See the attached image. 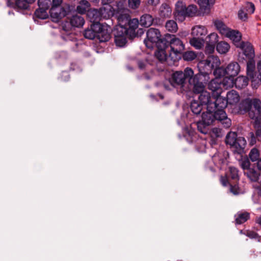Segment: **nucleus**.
I'll return each instance as SVG.
<instances>
[{
  "instance_id": "f257e3e1",
  "label": "nucleus",
  "mask_w": 261,
  "mask_h": 261,
  "mask_svg": "<svg viewBox=\"0 0 261 261\" xmlns=\"http://www.w3.org/2000/svg\"><path fill=\"white\" fill-rule=\"evenodd\" d=\"M218 62V60L214 57H210L207 60H203L200 63L199 72L195 75L194 74L193 70L189 67L186 68L184 71H176L172 74L171 78L163 81V86L167 90L180 87L183 91H191L197 82L192 83L190 82V80L197 79L198 81L203 76L204 82L208 81V73Z\"/></svg>"
},
{
  "instance_id": "f03ea898",
  "label": "nucleus",
  "mask_w": 261,
  "mask_h": 261,
  "mask_svg": "<svg viewBox=\"0 0 261 261\" xmlns=\"http://www.w3.org/2000/svg\"><path fill=\"white\" fill-rule=\"evenodd\" d=\"M206 112H203L201 116V120L197 122L198 130L203 134H207L210 131V126L215 121H218L226 128L231 125V120L228 118L225 111L220 108H215L211 110L206 109Z\"/></svg>"
},
{
  "instance_id": "7ed1b4c3",
  "label": "nucleus",
  "mask_w": 261,
  "mask_h": 261,
  "mask_svg": "<svg viewBox=\"0 0 261 261\" xmlns=\"http://www.w3.org/2000/svg\"><path fill=\"white\" fill-rule=\"evenodd\" d=\"M203 81V77L201 76L200 80L197 81V79H194L190 80V82L194 83L197 82L194 86L192 88L191 91H193L194 94H199L198 96L199 102L203 106H206V109L211 110L213 108L218 107V102L216 101L217 97L212 96L211 93L205 90L204 84L208 82Z\"/></svg>"
},
{
  "instance_id": "20e7f679",
  "label": "nucleus",
  "mask_w": 261,
  "mask_h": 261,
  "mask_svg": "<svg viewBox=\"0 0 261 261\" xmlns=\"http://www.w3.org/2000/svg\"><path fill=\"white\" fill-rule=\"evenodd\" d=\"M162 40L167 41L166 46L167 48L170 47L168 52L169 53V57H171V60L175 62L180 59V55L185 49V45L182 41L175 35L170 34H167Z\"/></svg>"
},
{
  "instance_id": "39448f33",
  "label": "nucleus",
  "mask_w": 261,
  "mask_h": 261,
  "mask_svg": "<svg viewBox=\"0 0 261 261\" xmlns=\"http://www.w3.org/2000/svg\"><path fill=\"white\" fill-rule=\"evenodd\" d=\"M225 143L229 145L233 152L239 154H242L244 152L246 145V141L244 137H238L235 132H229L225 138Z\"/></svg>"
},
{
  "instance_id": "423d86ee",
  "label": "nucleus",
  "mask_w": 261,
  "mask_h": 261,
  "mask_svg": "<svg viewBox=\"0 0 261 261\" xmlns=\"http://www.w3.org/2000/svg\"><path fill=\"white\" fill-rule=\"evenodd\" d=\"M118 20L119 25L122 24L128 30V33L135 31L139 24L138 19L137 18L130 19L129 15L125 13V10L118 11L115 14Z\"/></svg>"
},
{
  "instance_id": "0eeeda50",
  "label": "nucleus",
  "mask_w": 261,
  "mask_h": 261,
  "mask_svg": "<svg viewBox=\"0 0 261 261\" xmlns=\"http://www.w3.org/2000/svg\"><path fill=\"white\" fill-rule=\"evenodd\" d=\"M240 100V96L237 92L234 90H231L227 92L226 98L221 96H217V101L218 107L224 110L227 105L233 106L236 105Z\"/></svg>"
},
{
  "instance_id": "6e6552de",
  "label": "nucleus",
  "mask_w": 261,
  "mask_h": 261,
  "mask_svg": "<svg viewBox=\"0 0 261 261\" xmlns=\"http://www.w3.org/2000/svg\"><path fill=\"white\" fill-rule=\"evenodd\" d=\"M164 38H161L160 31L153 28H150L146 33V38L144 39V43L148 48H153L154 46H158V44L161 42Z\"/></svg>"
},
{
  "instance_id": "1a4fd4ad",
  "label": "nucleus",
  "mask_w": 261,
  "mask_h": 261,
  "mask_svg": "<svg viewBox=\"0 0 261 261\" xmlns=\"http://www.w3.org/2000/svg\"><path fill=\"white\" fill-rule=\"evenodd\" d=\"M85 23L84 18L79 15H74L70 19V22H66L63 25V30L68 34L66 36L61 35V38L64 40H68L70 39L69 36V31L71 27L75 28H80L82 27Z\"/></svg>"
},
{
  "instance_id": "9d476101",
  "label": "nucleus",
  "mask_w": 261,
  "mask_h": 261,
  "mask_svg": "<svg viewBox=\"0 0 261 261\" xmlns=\"http://www.w3.org/2000/svg\"><path fill=\"white\" fill-rule=\"evenodd\" d=\"M116 45L119 47H123L127 42V36L128 30L122 24L116 27L113 31Z\"/></svg>"
},
{
  "instance_id": "9b49d317",
  "label": "nucleus",
  "mask_w": 261,
  "mask_h": 261,
  "mask_svg": "<svg viewBox=\"0 0 261 261\" xmlns=\"http://www.w3.org/2000/svg\"><path fill=\"white\" fill-rule=\"evenodd\" d=\"M70 11V7L67 6L64 7H51L49 13L53 21L58 22L62 18L66 16Z\"/></svg>"
},
{
  "instance_id": "f8f14e48",
  "label": "nucleus",
  "mask_w": 261,
  "mask_h": 261,
  "mask_svg": "<svg viewBox=\"0 0 261 261\" xmlns=\"http://www.w3.org/2000/svg\"><path fill=\"white\" fill-rule=\"evenodd\" d=\"M166 40H162L156 46L158 50L155 52V55L156 58L162 62L168 61L169 59L171 60V57H169V54L168 55L166 50L167 49V46H166Z\"/></svg>"
},
{
  "instance_id": "ddd939ff",
  "label": "nucleus",
  "mask_w": 261,
  "mask_h": 261,
  "mask_svg": "<svg viewBox=\"0 0 261 261\" xmlns=\"http://www.w3.org/2000/svg\"><path fill=\"white\" fill-rule=\"evenodd\" d=\"M7 4L19 12L29 9L31 5L25 0H7Z\"/></svg>"
},
{
  "instance_id": "4468645a",
  "label": "nucleus",
  "mask_w": 261,
  "mask_h": 261,
  "mask_svg": "<svg viewBox=\"0 0 261 261\" xmlns=\"http://www.w3.org/2000/svg\"><path fill=\"white\" fill-rule=\"evenodd\" d=\"M106 10L105 8H100L98 9H91L88 11L87 15L92 23H99L101 19L105 17L103 15Z\"/></svg>"
},
{
  "instance_id": "2eb2a0df",
  "label": "nucleus",
  "mask_w": 261,
  "mask_h": 261,
  "mask_svg": "<svg viewBox=\"0 0 261 261\" xmlns=\"http://www.w3.org/2000/svg\"><path fill=\"white\" fill-rule=\"evenodd\" d=\"M237 48H240L245 59H253L255 57V52L253 45L248 41H242V43Z\"/></svg>"
},
{
  "instance_id": "dca6fc26",
  "label": "nucleus",
  "mask_w": 261,
  "mask_h": 261,
  "mask_svg": "<svg viewBox=\"0 0 261 261\" xmlns=\"http://www.w3.org/2000/svg\"><path fill=\"white\" fill-rule=\"evenodd\" d=\"M225 36L229 38L237 47L242 43V34L238 30L230 29Z\"/></svg>"
},
{
  "instance_id": "f3484780",
  "label": "nucleus",
  "mask_w": 261,
  "mask_h": 261,
  "mask_svg": "<svg viewBox=\"0 0 261 261\" xmlns=\"http://www.w3.org/2000/svg\"><path fill=\"white\" fill-rule=\"evenodd\" d=\"M254 104V98H246L242 99L238 106V112L241 114H244L251 110Z\"/></svg>"
},
{
  "instance_id": "a211bd4d",
  "label": "nucleus",
  "mask_w": 261,
  "mask_h": 261,
  "mask_svg": "<svg viewBox=\"0 0 261 261\" xmlns=\"http://www.w3.org/2000/svg\"><path fill=\"white\" fill-rule=\"evenodd\" d=\"M100 29V23H92L90 29L88 28L85 30L84 34L85 37L91 40L97 38V30H99Z\"/></svg>"
},
{
  "instance_id": "6ab92c4d",
  "label": "nucleus",
  "mask_w": 261,
  "mask_h": 261,
  "mask_svg": "<svg viewBox=\"0 0 261 261\" xmlns=\"http://www.w3.org/2000/svg\"><path fill=\"white\" fill-rule=\"evenodd\" d=\"M186 9V5L181 1H178L175 5V16L176 18L179 21H183L185 18V13Z\"/></svg>"
},
{
  "instance_id": "aec40b11",
  "label": "nucleus",
  "mask_w": 261,
  "mask_h": 261,
  "mask_svg": "<svg viewBox=\"0 0 261 261\" xmlns=\"http://www.w3.org/2000/svg\"><path fill=\"white\" fill-rule=\"evenodd\" d=\"M199 6L200 10L203 14L210 12L211 7L215 0H194Z\"/></svg>"
},
{
  "instance_id": "412c9836",
  "label": "nucleus",
  "mask_w": 261,
  "mask_h": 261,
  "mask_svg": "<svg viewBox=\"0 0 261 261\" xmlns=\"http://www.w3.org/2000/svg\"><path fill=\"white\" fill-rule=\"evenodd\" d=\"M210 57H214L217 58L218 60V63L217 64L216 63V65H215L211 69V72L208 73V75L211 73L212 70L213 69L215 68V69L214 70V74L217 78H220L221 77H225L226 76V68H224L223 67H217L220 64V60L218 59V57L214 56H210L208 57L206 59L207 60ZM208 78L210 79V77L208 76Z\"/></svg>"
},
{
  "instance_id": "4be33fe9",
  "label": "nucleus",
  "mask_w": 261,
  "mask_h": 261,
  "mask_svg": "<svg viewBox=\"0 0 261 261\" xmlns=\"http://www.w3.org/2000/svg\"><path fill=\"white\" fill-rule=\"evenodd\" d=\"M240 70L239 64L237 62L230 63L226 67L227 76H235L238 75Z\"/></svg>"
},
{
  "instance_id": "5701e85b",
  "label": "nucleus",
  "mask_w": 261,
  "mask_h": 261,
  "mask_svg": "<svg viewBox=\"0 0 261 261\" xmlns=\"http://www.w3.org/2000/svg\"><path fill=\"white\" fill-rule=\"evenodd\" d=\"M249 117L254 119V126L255 130V136L258 141H261V118H257L253 113H250Z\"/></svg>"
},
{
  "instance_id": "b1692460",
  "label": "nucleus",
  "mask_w": 261,
  "mask_h": 261,
  "mask_svg": "<svg viewBox=\"0 0 261 261\" xmlns=\"http://www.w3.org/2000/svg\"><path fill=\"white\" fill-rule=\"evenodd\" d=\"M101 29L97 30V38L100 42H106L110 39V34L107 29L100 23Z\"/></svg>"
},
{
  "instance_id": "393cba45",
  "label": "nucleus",
  "mask_w": 261,
  "mask_h": 261,
  "mask_svg": "<svg viewBox=\"0 0 261 261\" xmlns=\"http://www.w3.org/2000/svg\"><path fill=\"white\" fill-rule=\"evenodd\" d=\"M207 33V29L203 25H196L192 30V36L198 38H203Z\"/></svg>"
},
{
  "instance_id": "a878e982",
  "label": "nucleus",
  "mask_w": 261,
  "mask_h": 261,
  "mask_svg": "<svg viewBox=\"0 0 261 261\" xmlns=\"http://www.w3.org/2000/svg\"><path fill=\"white\" fill-rule=\"evenodd\" d=\"M248 78L247 76H239L234 81V85L236 88L241 89L248 85Z\"/></svg>"
},
{
  "instance_id": "bb28decb",
  "label": "nucleus",
  "mask_w": 261,
  "mask_h": 261,
  "mask_svg": "<svg viewBox=\"0 0 261 261\" xmlns=\"http://www.w3.org/2000/svg\"><path fill=\"white\" fill-rule=\"evenodd\" d=\"M214 24L219 32L222 35L225 36L230 29L228 28L222 21L217 19L214 21Z\"/></svg>"
},
{
  "instance_id": "cd10ccee",
  "label": "nucleus",
  "mask_w": 261,
  "mask_h": 261,
  "mask_svg": "<svg viewBox=\"0 0 261 261\" xmlns=\"http://www.w3.org/2000/svg\"><path fill=\"white\" fill-rule=\"evenodd\" d=\"M153 21L152 16L148 14L143 15L140 19V24L144 27L148 28L152 25Z\"/></svg>"
},
{
  "instance_id": "c85d7f7f",
  "label": "nucleus",
  "mask_w": 261,
  "mask_h": 261,
  "mask_svg": "<svg viewBox=\"0 0 261 261\" xmlns=\"http://www.w3.org/2000/svg\"><path fill=\"white\" fill-rule=\"evenodd\" d=\"M172 10L170 6L166 3L163 4L160 8V16L162 18L169 17L171 14Z\"/></svg>"
},
{
  "instance_id": "c756f323",
  "label": "nucleus",
  "mask_w": 261,
  "mask_h": 261,
  "mask_svg": "<svg viewBox=\"0 0 261 261\" xmlns=\"http://www.w3.org/2000/svg\"><path fill=\"white\" fill-rule=\"evenodd\" d=\"M203 106L198 101L193 100L190 105L191 111L195 115H199L202 110Z\"/></svg>"
},
{
  "instance_id": "7c9ffc66",
  "label": "nucleus",
  "mask_w": 261,
  "mask_h": 261,
  "mask_svg": "<svg viewBox=\"0 0 261 261\" xmlns=\"http://www.w3.org/2000/svg\"><path fill=\"white\" fill-rule=\"evenodd\" d=\"M204 42L205 40L203 38H198L194 36L190 40L191 45L196 49L201 48L203 46Z\"/></svg>"
},
{
  "instance_id": "2f4dec72",
  "label": "nucleus",
  "mask_w": 261,
  "mask_h": 261,
  "mask_svg": "<svg viewBox=\"0 0 261 261\" xmlns=\"http://www.w3.org/2000/svg\"><path fill=\"white\" fill-rule=\"evenodd\" d=\"M249 214L247 212L238 213L235 215L236 222L237 224H242L249 218Z\"/></svg>"
},
{
  "instance_id": "473e14b6",
  "label": "nucleus",
  "mask_w": 261,
  "mask_h": 261,
  "mask_svg": "<svg viewBox=\"0 0 261 261\" xmlns=\"http://www.w3.org/2000/svg\"><path fill=\"white\" fill-rule=\"evenodd\" d=\"M48 17L47 10L39 7L35 10L33 17L34 19L37 18L40 19H45Z\"/></svg>"
},
{
  "instance_id": "72a5a7b5",
  "label": "nucleus",
  "mask_w": 261,
  "mask_h": 261,
  "mask_svg": "<svg viewBox=\"0 0 261 261\" xmlns=\"http://www.w3.org/2000/svg\"><path fill=\"white\" fill-rule=\"evenodd\" d=\"M90 7V4L87 0H81L76 7V11L80 14H84Z\"/></svg>"
},
{
  "instance_id": "f704fd0d",
  "label": "nucleus",
  "mask_w": 261,
  "mask_h": 261,
  "mask_svg": "<svg viewBox=\"0 0 261 261\" xmlns=\"http://www.w3.org/2000/svg\"><path fill=\"white\" fill-rule=\"evenodd\" d=\"M230 46L228 43L226 42L221 41L216 45V50L220 54H225L229 49Z\"/></svg>"
},
{
  "instance_id": "c9c22d12",
  "label": "nucleus",
  "mask_w": 261,
  "mask_h": 261,
  "mask_svg": "<svg viewBox=\"0 0 261 261\" xmlns=\"http://www.w3.org/2000/svg\"><path fill=\"white\" fill-rule=\"evenodd\" d=\"M207 134H210L212 138H221L224 135L222 129L219 127H214L210 129Z\"/></svg>"
},
{
  "instance_id": "e433bc0d",
  "label": "nucleus",
  "mask_w": 261,
  "mask_h": 261,
  "mask_svg": "<svg viewBox=\"0 0 261 261\" xmlns=\"http://www.w3.org/2000/svg\"><path fill=\"white\" fill-rule=\"evenodd\" d=\"M253 107L256 113H255L253 112H250L249 114L250 113H253L255 115L256 117L261 118V100L256 98H254V104Z\"/></svg>"
},
{
  "instance_id": "4c0bfd02",
  "label": "nucleus",
  "mask_w": 261,
  "mask_h": 261,
  "mask_svg": "<svg viewBox=\"0 0 261 261\" xmlns=\"http://www.w3.org/2000/svg\"><path fill=\"white\" fill-rule=\"evenodd\" d=\"M247 75H252V74L254 73L255 69V61L254 58L253 59H247Z\"/></svg>"
},
{
  "instance_id": "58836bf2",
  "label": "nucleus",
  "mask_w": 261,
  "mask_h": 261,
  "mask_svg": "<svg viewBox=\"0 0 261 261\" xmlns=\"http://www.w3.org/2000/svg\"><path fill=\"white\" fill-rule=\"evenodd\" d=\"M251 79V86L253 88L257 89L259 86L261 84V76H257L254 73L252 74V75H248Z\"/></svg>"
},
{
  "instance_id": "ea45409f",
  "label": "nucleus",
  "mask_w": 261,
  "mask_h": 261,
  "mask_svg": "<svg viewBox=\"0 0 261 261\" xmlns=\"http://www.w3.org/2000/svg\"><path fill=\"white\" fill-rule=\"evenodd\" d=\"M248 156L251 162H257L260 159L259 151L257 148H253L250 150Z\"/></svg>"
},
{
  "instance_id": "a19ab883",
  "label": "nucleus",
  "mask_w": 261,
  "mask_h": 261,
  "mask_svg": "<svg viewBox=\"0 0 261 261\" xmlns=\"http://www.w3.org/2000/svg\"><path fill=\"white\" fill-rule=\"evenodd\" d=\"M229 172L228 176L231 178L232 179L237 181L239 180V170L238 169L232 166H230L229 167Z\"/></svg>"
},
{
  "instance_id": "79ce46f5",
  "label": "nucleus",
  "mask_w": 261,
  "mask_h": 261,
  "mask_svg": "<svg viewBox=\"0 0 261 261\" xmlns=\"http://www.w3.org/2000/svg\"><path fill=\"white\" fill-rule=\"evenodd\" d=\"M247 177L252 181L256 182L259 179L260 174L254 169H249L247 172Z\"/></svg>"
},
{
  "instance_id": "37998d69",
  "label": "nucleus",
  "mask_w": 261,
  "mask_h": 261,
  "mask_svg": "<svg viewBox=\"0 0 261 261\" xmlns=\"http://www.w3.org/2000/svg\"><path fill=\"white\" fill-rule=\"evenodd\" d=\"M165 27L169 32L172 33L176 32L178 29L176 22L172 20L167 21Z\"/></svg>"
},
{
  "instance_id": "c03bdc74",
  "label": "nucleus",
  "mask_w": 261,
  "mask_h": 261,
  "mask_svg": "<svg viewBox=\"0 0 261 261\" xmlns=\"http://www.w3.org/2000/svg\"><path fill=\"white\" fill-rule=\"evenodd\" d=\"M218 41V36L216 33H212L208 35L205 38L206 43L211 44L215 45L216 43Z\"/></svg>"
},
{
  "instance_id": "a18cd8bd",
  "label": "nucleus",
  "mask_w": 261,
  "mask_h": 261,
  "mask_svg": "<svg viewBox=\"0 0 261 261\" xmlns=\"http://www.w3.org/2000/svg\"><path fill=\"white\" fill-rule=\"evenodd\" d=\"M185 10L186 11L185 13V17L187 16H193L196 14L197 8L194 5H191L186 7Z\"/></svg>"
},
{
  "instance_id": "49530a36",
  "label": "nucleus",
  "mask_w": 261,
  "mask_h": 261,
  "mask_svg": "<svg viewBox=\"0 0 261 261\" xmlns=\"http://www.w3.org/2000/svg\"><path fill=\"white\" fill-rule=\"evenodd\" d=\"M241 7L248 14H253L255 10V6L251 2H246Z\"/></svg>"
},
{
  "instance_id": "de8ad7c7",
  "label": "nucleus",
  "mask_w": 261,
  "mask_h": 261,
  "mask_svg": "<svg viewBox=\"0 0 261 261\" xmlns=\"http://www.w3.org/2000/svg\"><path fill=\"white\" fill-rule=\"evenodd\" d=\"M208 87L210 90L213 92H216L217 94H220L222 91L220 88V84L216 83L214 81H212L208 84Z\"/></svg>"
},
{
  "instance_id": "09e8293b",
  "label": "nucleus",
  "mask_w": 261,
  "mask_h": 261,
  "mask_svg": "<svg viewBox=\"0 0 261 261\" xmlns=\"http://www.w3.org/2000/svg\"><path fill=\"white\" fill-rule=\"evenodd\" d=\"M222 82V84L226 88L232 87L234 85L233 77L226 75L223 78Z\"/></svg>"
},
{
  "instance_id": "8fccbe9b",
  "label": "nucleus",
  "mask_w": 261,
  "mask_h": 261,
  "mask_svg": "<svg viewBox=\"0 0 261 261\" xmlns=\"http://www.w3.org/2000/svg\"><path fill=\"white\" fill-rule=\"evenodd\" d=\"M38 5L39 8L48 11L51 5V1L50 0H38Z\"/></svg>"
},
{
  "instance_id": "3c124183",
  "label": "nucleus",
  "mask_w": 261,
  "mask_h": 261,
  "mask_svg": "<svg viewBox=\"0 0 261 261\" xmlns=\"http://www.w3.org/2000/svg\"><path fill=\"white\" fill-rule=\"evenodd\" d=\"M182 58L185 61H192L196 58V55L194 51H188L183 54Z\"/></svg>"
},
{
  "instance_id": "603ef678",
  "label": "nucleus",
  "mask_w": 261,
  "mask_h": 261,
  "mask_svg": "<svg viewBox=\"0 0 261 261\" xmlns=\"http://www.w3.org/2000/svg\"><path fill=\"white\" fill-rule=\"evenodd\" d=\"M241 167L244 169H248L250 166V163L249 159L247 157L242 159L240 162Z\"/></svg>"
},
{
  "instance_id": "864d4df0",
  "label": "nucleus",
  "mask_w": 261,
  "mask_h": 261,
  "mask_svg": "<svg viewBox=\"0 0 261 261\" xmlns=\"http://www.w3.org/2000/svg\"><path fill=\"white\" fill-rule=\"evenodd\" d=\"M247 15L244 9L241 7L238 12V18L242 21H246L248 18Z\"/></svg>"
},
{
  "instance_id": "5fc2aeb1",
  "label": "nucleus",
  "mask_w": 261,
  "mask_h": 261,
  "mask_svg": "<svg viewBox=\"0 0 261 261\" xmlns=\"http://www.w3.org/2000/svg\"><path fill=\"white\" fill-rule=\"evenodd\" d=\"M140 0H128V6L133 9L138 8L140 5Z\"/></svg>"
},
{
  "instance_id": "6e6d98bb",
  "label": "nucleus",
  "mask_w": 261,
  "mask_h": 261,
  "mask_svg": "<svg viewBox=\"0 0 261 261\" xmlns=\"http://www.w3.org/2000/svg\"><path fill=\"white\" fill-rule=\"evenodd\" d=\"M215 45H212L211 44L206 43V46L205 47V52L206 53L211 54L213 53L214 51Z\"/></svg>"
},
{
  "instance_id": "4d7b16f0",
  "label": "nucleus",
  "mask_w": 261,
  "mask_h": 261,
  "mask_svg": "<svg viewBox=\"0 0 261 261\" xmlns=\"http://www.w3.org/2000/svg\"><path fill=\"white\" fill-rule=\"evenodd\" d=\"M253 187L255 189L254 194L257 195L258 197H261V185H257V184H255L253 185Z\"/></svg>"
},
{
  "instance_id": "13d9d810",
  "label": "nucleus",
  "mask_w": 261,
  "mask_h": 261,
  "mask_svg": "<svg viewBox=\"0 0 261 261\" xmlns=\"http://www.w3.org/2000/svg\"><path fill=\"white\" fill-rule=\"evenodd\" d=\"M61 78L62 81H68L70 78L69 74H68V73L67 72L64 71L62 72V76Z\"/></svg>"
},
{
  "instance_id": "bf43d9fd",
  "label": "nucleus",
  "mask_w": 261,
  "mask_h": 261,
  "mask_svg": "<svg viewBox=\"0 0 261 261\" xmlns=\"http://www.w3.org/2000/svg\"><path fill=\"white\" fill-rule=\"evenodd\" d=\"M250 144L251 145H253L256 143V138L253 133L251 132L250 133Z\"/></svg>"
},
{
  "instance_id": "052dcab7",
  "label": "nucleus",
  "mask_w": 261,
  "mask_h": 261,
  "mask_svg": "<svg viewBox=\"0 0 261 261\" xmlns=\"http://www.w3.org/2000/svg\"><path fill=\"white\" fill-rule=\"evenodd\" d=\"M220 181L224 186H227L228 185V179L226 177L221 176Z\"/></svg>"
},
{
  "instance_id": "680f3d73",
  "label": "nucleus",
  "mask_w": 261,
  "mask_h": 261,
  "mask_svg": "<svg viewBox=\"0 0 261 261\" xmlns=\"http://www.w3.org/2000/svg\"><path fill=\"white\" fill-rule=\"evenodd\" d=\"M160 3V0H148L147 4L149 5L156 6Z\"/></svg>"
},
{
  "instance_id": "e2e57ef3",
  "label": "nucleus",
  "mask_w": 261,
  "mask_h": 261,
  "mask_svg": "<svg viewBox=\"0 0 261 261\" xmlns=\"http://www.w3.org/2000/svg\"><path fill=\"white\" fill-rule=\"evenodd\" d=\"M62 0H53L51 7H60V5L62 4Z\"/></svg>"
},
{
  "instance_id": "0e129e2a",
  "label": "nucleus",
  "mask_w": 261,
  "mask_h": 261,
  "mask_svg": "<svg viewBox=\"0 0 261 261\" xmlns=\"http://www.w3.org/2000/svg\"><path fill=\"white\" fill-rule=\"evenodd\" d=\"M230 192L234 194V195H237L239 194L237 187L236 186H232V185H230Z\"/></svg>"
},
{
  "instance_id": "69168bd1",
  "label": "nucleus",
  "mask_w": 261,
  "mask_h": 261,
  "mask_svg": "<svg viewBox=\"0 0 261 261\" xmlns=\"http://www.w3.org/2000/svg\"><path fill=\"white\" fill-rule=\"evenodd\" d=\"M114 0H101V3L103 5L111 3Z\"/></svg>"
},
{
  "instance_id": "338daca9",
  "label": "nucleus",
  "mask_w": 261,
  "mask_h": 261,
  "mask_svg": "<svg viewBox=\"0 0 261 261\" xmlns=\"http://www.w3.org/2000/svg\"><path fill=\"white\" fill-rule=\"evenodd\" d=\"M256 164L258 169L261 171V158L257 161Z\"/></svg>"
},
{
  "instance_id": "774afa93",
  "label": "nucleus",
  "mask_w": 261,
  "mask_h": 261,
  "mask_svg": "<svg viewBox=\"0 0 261 261\" xmlns=\"http://www.w3.org/2000/svg\"><path fill=\"white\" fill-rule=\"evenodd\" d=\"M248 236L251 238H256L258 236V234L256 233L252 232L249 233Z\"/></svg>"
}]
</instances>
